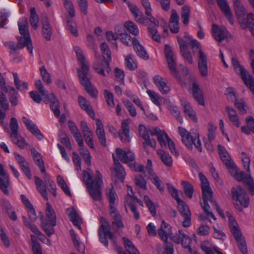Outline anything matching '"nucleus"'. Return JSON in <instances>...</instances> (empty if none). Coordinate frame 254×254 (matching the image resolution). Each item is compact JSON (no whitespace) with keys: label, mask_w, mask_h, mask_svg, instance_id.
Listing matches in <instances>:
<instances>
[{"label":"nucleus","mask_w":254,"mask_h":254,"mask_svg":"<svg viewBox=\"0 0 254 254\" xmlns=\"http://www.w3.org/2000/svg\"><path fill=\"white\" fill-rule=\"evenodd\" d=\"M74 50L78 61L81 64V69H77L80 82L84 90L93 98H96L98 91L91 83L89 79V68L88 63L85 61L82 50L78 47H75Z\"/></svg>","instance_id":"obj_1"},{"label":"nucleus","mask_w":254,"mask_h":254,"mask_svg":"<svg viewBox=\"0 0 254 254\" xmlns=\"http://www.w3.org/2000/svg\"><path fill=\"white\" fill-rule=\"evenodd\" d=\"M84 172V180L85 181L87 188L90 195L94 201L102 200L101 188L103 184L102 176L99 171H96V178L93 179L91 171Z\"/></svg>","instance_id":"obj_2"},{"label":"nucleus","mask_w":254,"mask_h":254,"mask_svg":"<svg viewBox=\"0 0 254 254\" xmlns=\"http://www.w3.org/2000/svg\"><path fill=\"white\" fill-rule=\"evenodd\" d=\"M234 6L239 22L243 29L249 27L254 36V15L250 13L245 17V9L238 0H234Z\"/></svg>","instance_id":"obj_3"},{"label":"nucleus","mask_w":254,"mask_h":254,"mask_svg":"<svg viewBox=\"0 0 254 254\" xmlns=\"http://www.w3.org/2000/svg\"><path fill=\"white\" fill-rule=\"evenodd\" d=\"M188 45L191 47L193 53L198 52V67L199 72L202 76H206L208 74L207 59L206 55L201 50L200 43L195 39H191Z\"/></svg>","instance_id":"obj_4"},{"label":"nucleus","mask_w":254,"mask_h":254,"mask_svg":"<svg viewBox=\"0 0 254 254\" xmlns=\"http://www.w3.org/2000/svg\"><path fill=\"white\" fill-rule=\"evenodd\" d=\"M101 225L98 230V235L100 242L105 247L109 245L108 238L114 243L116 242V236L111 230V225L103 217L100 218Z\"/></svg>","instance_id":"obj_5"},{"label":"nucleus","mask_w":254,"mask_h":254,"mask_svg":"<svg viewBox=\"0 0 254 254\" xmlns=\"http://www.w3.org/2000/svg\"><path fill=\"white\" fill-rule=\"evenodd\" d=\"M178 130L182 141L188 149L191 150L193 144L199 152L202 151V148L198 135L196 133L190 134L185 128L181 127H179Z\"/></svg>","instance_id":"obj_6"},{"label":"nucleus","mask_w":254,"mask_h":254,"mask_svg":"<svg viewBox=\"0 0 254 254\" xmlns=\"http://www.w3.org/2000/svg\"><path fill=\"white\" fill-rule=\"evenodd\" d=\"M229 227L240 252L243 254H249L245 238L243 236L237 222L232 220L231 218H229Z\"/></svg>","instance_id":"obj_7"},{"label":"nucleus","mask_w":254,"mask_h":254,"mask_svg":"<svg viewBox=\"0 0 254 254\" xmlns=\"http://www.w3.org/2000/svg\"><path fill=\"white\" fill-rule=\"evenodd\" d=\"M202 194L203 198V202H200L201 207L206 215L208 217H210L214 220H216V218L212 212L210 211V206L207 201H209L212 204L215 201L213 200L212 198V191L210 186L201 188Z\"/></svg>","instance_id":"obj_8"},{"label":"nucleus","mask_w":254,"mask_h":254,"mask_svg":"<svg viewBox=\"0 0 254 254\" xmlns=\"http://www.w3.org/2000/svg\"><path fill=\"white\" fill-rule=\"evenodd\" d=\"M238 167L236 165V171L234 173L229 172L231 175L238 181H243L247 186L249 192L252 195H254V182L251 176L246 174L244 171L238 173Z\"/></svg>","instance_id":"obj_9"},{"label":"nucleus","mask_w":254,"mask_h":254,"mask_svg":"<svg viewBox=\"0 0 254 254\" xmlns=\"http://www.w3.org/2000/svg\"><path fill=\"white\" fill-rule=\"evenodd\" d=\"M231 62L235 71L238 74H240L245 84L248 86L251 83H252V79L254 80V78L240 64L239 61L234 58H232Z\"/></svg>","instance_id":"obj_10"},{"label":"nucleus","mask_w":254,"mask_h":254,"mask_svg":"<svg viewBox=\"0 0 254 254\" xmlns=\"http://www.w3.org/2000/svg\"><path fill=\"white\" fill-rule=\"evenodd\" d=\"M232 193L233 199L239 201L242 206L244 208L248 207L249 197L242 187L239 186L237 188H232Z\"/></svg>","instance_id":"obj_11"},{"label":"nucleus","mask_w":254,"mask_h":254,"mask_svg":"<svg viewBox=\"0 0 254 254\" xmlns=\"http://www.w3.org/2000/svg\"><path fill=\"white\" fill-rule=\"evenodd\" d=\"M110 216L113 219L111 223L112 229L114 231L113 233H118L125 227L122 221V217L116 208L112 207V210L109 211Z\"/></svg>","instance_id":"obj_12"},{"label":"nucleus","mask_w":254,"mask_h":254,"mask_svg":"<svg viewBox=\"0 0 254 254\" xmlns=\"http://www.w3.org/2000/svg\"><path fill=\"white\" fill-rule=\"evenodd\" d=\"M218 148L222 161L226 165L229 172L234 173L236 171V165L232 161L229 154L222 146L219 145Z\"/></svg>","instance_id":"obj_13"},{"label":"nucleus","mask_w":254,"mask_h":254,"mask_svg":"<svg viewBox=\"0 0 254 254\" xmlns=\"http://www.w3.org/2000/svg\"><path fill=\"white\" fill-rule=\"evenodd\" d=\"M177 203L178 210L184 219L183 221V226L184 227H189L190 225L191 219L190 212L188 206L182 200L178 201Z\"/></svg>","instance_id":"obj_14"},{"label":"nucleus","mask_w":254,"mask_h":254,"mask_svg":"<svg viewBox=\"0 0 254 254\" xmlns=\"http://www.w3.org/2000/svg\"><path fill=\"white\" fill-rule=\"evenodd\" d=\"M165 54L170 70L177 78H179L177 75L178 72L176 67V62L173 57V51L171 47L168 45H166L165 46Z\"/></svg>","instance_id":"obj_15"},{"label":"nucleus","mask_w":254,"mask_h":254,"mask_svg":"<svg viewBox=\"0 0 254 254\" xmlns=\"http://www.w3.org/2000/svg\"><path fill=\"white\" fill-rule=\"evenodd\" d=\"M170 239L174 243L179 244L182 243V245L185 248H188L189 250L191 249L190 246L191 239L190 237L186 235L182 230H179L178 233L175 235L170 237Z\"/></svg>","instance_id":"obj_16"},{"label":"nucleus","mask_w":254,"mask_h":254,"mask_svg":"<svg viewBox=\"0 0 254 254\" xmlns=\"http://www.w3.org/2000/svg\"><path fill=\"white\" fill-rule=\"evenodd\" d=\"M212 32L214 38L220 43L226 39L229 34L225 27H219L215 24H212Z\"/></svg>","instance_id":"obj_17"},{"label":"nucleus","mask_w":254,"mask_h":254,"mask_svg":"<svg viewBox=\"0 0 254 254\" xmlns=\"http://www.w3.org/2000/svg\"><path fill=\"white\" fill-rule=\"evenodd\" d=\"M14 154L15 159L19 165L21 170L25 174L26 177L28 179L30 180L31 179L32 175L28 163L26 161L25 158L19 154L14 152Z\"/></svg>","instance_id":"obj_18"},{"label":"nucleus","mask_w":254,"mask_h":254,"mask_svg":"<svg viewBox=\"0 0 254 254\" xmlns=\"http://www.w3.org/2000/svg\"><path fill=\"white\" fill-rule=\"evenodd\" d=\"M22 121L26 126L27 128L34 135L36 138L41 140L43 138V135L41 133L40 130L38 129L36 125L33 122L26 118L25 117L22 118Z\"/></svg>","instance_id":"obj_19"},{"label":"nucleus","mask_w":254,"mask_h":254,"mask_svg":"<svg viewBox=\"0 0 254 254\" xmlns=\"http://www.w3.org/2000/svg\"><path fill=\"white\" fill-rule=\"evenodd\" d=\"M116 152L117 157L123 163H128L134 160V153L129 150L125 151L120 148H117Z\"/></svg>","instance_id":"obj_20"},{"label":"nucleus","mask_w":254,"mask_h":254,"mask_svg":"<svg viewBox=\"0 0 254 254\" xmlns=\"http://www.w3.org/2000/svg\"><path fill=\"white\" fill-rule=\"evenodd\" d=\"M132 45L136 55L139 57L144 60H147L149 59V55L145 48L140 44L139 41L136 38L132 39Z\"/></svg>","instance_id":"obj_21"},{"label":"nucleus","mask_w":254,"mask_h":254,"mask_svg":"<svg viewBox=\"0 0 254 254\" xmlns=\"http://www.w3.org/2000/svg\"><path fill=\"white\" fill-rule=\"evenodd\" d=\"M158 234L161 239L167 243L168 238L172 235L171 227L164 220L162 221L161 227L158 230Z\"/></svg>","instance_id":"obj_22"},{"label":"nucleus","mask_w":254,"mask_h":254,"mask_svg":"<svg viewBox=\"0 0 254 254\" xmlns=\"http://www.w3.org/2000/svg\"><path fill=\"white\" fill-rule=\"evenodd\" d=\"M139 135L144 139V145H147L151 147H155L156 142L154 139H151L148 135V131L143 125H139Z\"/></svg>","instance_id":"obj_23"},{"label":"nucleus","mask_w":254,"mask_h":254,"mask_svg":"<svg viewBox=\"0 0 254 254\" xmlns=\"http://www.w3.org/2000/svg\"><path fill=\"white\" fill-rule=\"evenodd\" d=\"M17 46L18 49H22L25 46L31 55L33 54V46L30 36H23L17 37Z\"/></svg>","instance_id":"obj_24"},{"label":"nucleus","mask_w":254,"mask_h":254,"mask_svg":"<svg viewBox=\"0 0 254 254\" xmlns=\"http://www.w3.org/2000/svg\"><path fill=\"white\" fill-rule=\"evenodd\" d=\"M217 1L221 11L226 16L229 22L231 25H233L234 23V20L227 0H217Z\"/></svg>","instance_id":"obj_25"},{"label":"nucleus","mask_w":254,"mask_h":254,"mask_svg":"<svg viewBox=\"0 0 254 254\" xmlns=\"http://www.w3.org/2000/svg\"><path fill=\"white\" fill-rule=\"evenodd\" d=\"M96 133L99 140L102 146H106V138L105 136V132L104 129V125L100 120L97 119L96 120Z\"/></svg>","instance_id":"obj_26"},{"label":"nucleus","mask_w":254,"mask_h":254,"mask_svg":"<svg viewBox=\"0 0 254 254\" xmlns=\"http://www.w3.org/2000/svg\"><path fill=\"white\" fill-rule=\"evenodd\" d=\"M153 81L162 94H166L170 92V87L160 75L155 76L153 78Z\"/></svg>","instance_id":"obj_27"},{"label":"nucleus","mask_w":254,"mask_h":254,"mask_svg":"<svg viewBox=\"0 0 254 254\" xmlns=\"http://www.w3.org/2000/svg\"><path fill=\"white\" fill-rule=\"evenodd\" d=\"M42 30L43 37L47 41H50L52 35V29L47 16L42 19Z\"/></svg>","instance_id":"obj_28"},{"label":"nucleus","mask_w":254,"mask_h":254,"mask_svg":"<svg viewBox=\"0 0 254 254\" xmlns=\"http://www.w3.org/2000/svg\"><path fill=\"white\" fill-rule=\"evenodd\" d=\"M128 5L136 21L142 24H146V19L144 17L142 12L139 10L137 6L129 3L128 4Z\"/></svg>","instance_id":"obj_29"},{"label":"nucleus","mask_w":254,"mask_h":254,"mask_svg":"<svg viewBox=\"0 0 254 254\" xmlns=\"http://www.w3.org/2000/svg\"><path fill=\"white\" fill-rule=\"evenodd\" d=\"M179 16L176 11L172 10L171 15L169 20V28L171 32L177 33L179 31Z\"/></svg>","instance_id":"obj_30"},{"label":"nucleus","mask_w":254,"mask_h":254,"mask_svg":"<svg viewBox=\"0 0 254 254\" xmlns=\"http://www.w3.org/2000/svg\"><path fill=\"white\" fill-rule=\"evenodd\" d=\"M225 110L231 124L234 126L239 127L241 125V122L236 111L234 109L228 106L225 107Z\"/></svg>","instance_id":"obj_31"},{"label":"nucleus","mask_w":254,"mask_h":254,"mask_svg":"<svg viewBox=\"0 0 254 254\" xmlns=\"http://www.w3.org/2000/svg\"><path fill=\"white\" fill-rule=\"evenodd\" d=\"M50 103V108L53 111L55 116L56 117H59L60 116V104L59 100L56 98L53 93L49 94L48 97V103Z\"/></svg>","instance_id":"obj_32"},{"label":"nucleus","mask_w":254,"mask_h":254,"mask_svg":"<svg viewBox=\"0 0 254 254\" xmlns=\"http://www.w3.org/2000/svg\"><path fill=\"white\" fill-rule=\"evenodd\" d=\"M66 212L68 213L70 221L72 222L74 226L80 229L82 219L76 210L73 208H68L66 209Z\"/></svg>","instance_id":"obj_33"},{"label":"nucleus","mask_w":254,"mask_h":254,"mask_svg":"<svg viewBox=\"0 0 254 254\" xmlns=\"http://www.w3.org/2000/svg\"><path fill=\"white\" fill-rule=\"evenodd\" d=\"M128 123L123 121L121 124V130L119 132L121 140L123 142H128L130 141L129 128Z\"/></svg>","instance_id":"obj_34"},{"label":"nucleus","mask_w":254,"mask_h":254,"mask_svg":"<svg viewBox=\"0 0 254 254\" xmlns=\"http://www.w3.org/2000/svg\"><path fill=\"white\" fill-rule=\"evenodd\" d=\"M192 91L193 98L199 105H204V99L202 90L199 87L198 84L193 82L192 85Z\"/></svg>","instance_id":"obj_35"},{"label":"nucleus","mask_w":254,"mask_h":254,"mask_svg":"<svg viewBox=\"0 0 254 254\" xmlns=\"http://www.w3.org/2000/svg\"><path fill=\"white\" fill-rule=\"evenodd\" d=\"M31 151L35 163L38 166L41 173L45 174L46 169L44 166V162L41 155L34 148L31 149Z\"/></svg>","instance_id":"obj_36"},{"label":"nucleus","mask_w":254,"mask_h":254,"mask_svg":"<svg viewBox=\"0 0 254 254\" xmlns=\"http://www.w3.org/2000/svg\"><path fill=\"white\" fill-rule=\"evenodd\" d=\"M78 102L81 108L86 111L91 118L94 119L95 115L89 102L81 96L78 97Z\"/></svg>","instance_id":"obj_37"},{"label":"nucleus","mask_w":254,"mask_h":254,"mask_svg":"<svg viewBox=\"0 0 254 254\" xmlns=\"http://www.w3.org/2000/svg\"><path fill=\"white\" fill-rule=\"evenodd\" d=\"M68 126L69 129L73 134L79 146H82L83 144V139L81 134L75 124L71 121L68 122Z\"/></svg>","instance_id":"obj_38"},{"label":"nucleus","mask_w":254,"mask_h":254,"mask_svg":"<svg viewBox=\"0 0 254 254\" xmlns=\"http://www.w3.org/2000/svg\"><path fill=\"white\" fill-rule=\"evenodd\" d=\"M130 194L129 193L128 196H126L125 197V206L126 210L127 212V207H128L133 213L134 218L137 220L139 218V213L135 205L134 200L130 198Z\"/></svg>","instance_id":"obj_39"},{"label":"nucleus","mask_w":254,"mask_h":254,"mask_svg":"<svg viewBox=\"0 0 254 254\" xmlns=\"http://www.w3.org/2000/svg\"><path fill=\"white\" fill-rule=\"evenodd\" d=\"M141 2L142 6L145 9V14L148 19L151 23H153L155 25L159 24L158 20H157L152 15V9L151 4L148 0H141Z\"/></svg>","instance_id":"obj_40"},{"label":"nucleus","mask_w":254,"mask_h":254,"mask_svg":"<svg viewBox=\"0 0 254 254\" xmlns=\"http://www.w3.org/2000/svg\"><path fill=\"white\" fill-rule=\"evenodd\" d=\"M34 180L38 191L45 200H48L47 191L46 186L43 183V181L38 177H35Z\"/></svg>","instance_id":"obj_41"},{"label":"nucleus","mask_w":254,"mask_h":254,"mask_svg":"<svg viewBox=\"0 0 254 254\" xmlns=\"http://www.w3.org/2000/svg\"><path fill=\"white\" fill-rule=\"evenodd\" d=\"M146 92L151 101L156 106L159 107L165 102V99L155 91L148 89Z\"/></svg>","instance_id":"obj_42"},{"label":"nucleus","mask_w":254,"mask_h":254,"mask_svg":"<svg viewBox=\"0 0 254 254\" xmlns=\"http://www.w3.org/2000/svg\"><path fill=\"white\" fill-rule=\"evenodd\" d=\"M12 74L14 77V84L16 89L21 92H26L28 89V83L20 80L16 72H13Z\"/></svg>","instance_id":"obj_43"},{"label":"nucleus","mask_w":254,"mask_h":254,"mask_svg":"<svg viewBox=\"0 0 254 254\" xmlns=\"http://www.w3.org/2000/svg\"><path fill=\"white\" fill-rule=\"evenodd\" d=\"M157 153L160 159L165 166L168 167L172 166L173 159L168 152L162 150H160L157 151Z\"/></svg>","instance_id":"obj_44"},{"label":"nucleus","mask_w":254,"mask_h":254,"mask_svg":"<svg viewBox=\"0 0 254 254\" xmlns=\"http://www.w3.org/2000/svg\"><path fill=\"white\" fill-rule=\"evenodd\" d=\"M20 34L22 36H30L27 19L25 17H21L18 22Z\"/></svg>","instance_id":"obj_45"},{"label":"nucleus","mask_w":254,"mask_h":254,"mask_svg":"<svg viewBox=\"0 0 254 254\" xmlns=\"http://www.w3.org/2000/svg\"><path fill=\"white\" fill-rule=\"evenodd\" d=\"M182 106L185 114L188 116L189 118L193 121L195 122H197V118L190 104L188 102H184V103L182 104Z\"/></svg>","instance_id":"obj_46"},{"label":"nucleus","mask_w":254,"mask_h":254,"mask_svg":"<svg viewBox=\"0 0 254 254\" xmlns=\"http://www.w3.org/2000/svg\"><path fill=\"white\" fill-rule=\"evenodd\" d=\"M126 66L130 70H134L137 67V63L135 57L132 54H129L125 58Z\"/></svg>","instance_id":"obj_47"},{"label":"nucleus","mask_w":254,"mask_h":254,"mask_svg":"<svg viewBox=\"0 0 254 254\" xmlns=\"http://www.w3.org/2000/svg\"><path fill=\"white\" fill-rule=\"evenodd\" d=\"M46 214L49 222H51L53 226H56L57 224V219L55 212L52 205L49 202L46 203Z\"/></svg>","instance_id":"obj_48"},{"label":"nucleus","mask_w":254,"mask_h":254,"mask_svg":"<svg viewBox=\"0 0 254 254\" xmlns=\"http://www.w3.org/2000/svg\"><path fill=\"white\" fill-rule=\"evenodd\" d=\"M122 239L124 246L129 254H139L133 244L127 238L123 237Z\"/></svg>","instance_id":"obj_49"},{"label":"nucleus","mask_w":254,"mask_h":254,"mask_svg":"<svg viewBox=\"0 0 254 254\" xmlns=\"http://www.w3.org/2000/svg\"><path fill=\"white\" fill-rule=\"evenodd\" d=\"M30 23L32 27L34 29L36 30L38 27L39 23V16L36 12L35 7H32L30 10Z\"/></svg>","instance_id":"obj_50"},{"label":"nucleus","mask_w":254,"mask_h":254,"mask_svg":"<svg viewBox=\"0 0 254 254\" xmlns=\"http://www.w3.org/2000/svg\"><path fill=\"white\" fill-rule=\"evenodd\" d=\"M115 167L114 171L116 176L120 179L123 180L125 177L126 172L122 165L119 163L118 160L114 159Z\"/></svg>","instance_id":"obj_51"},{"label":"nucleus","mask_w":254,"mask_h":254,"mask_svg":"<svg viewBox=\"0 0 254 254\" xmlns=\"http://www.w3.org/2000/svg\"><path fill=\"white\" fill-rule=\"evenodd\" d=\"M149 178L151 180L152 183H153L157 188V189L160 191L163 192L164 191V187L161 186V181L158 178V177L150 169L149 171Z\"/></svg>","instance_id":"obj_52"},{"label":"nucleus","mask_w":254,"mask_h":254,"mask_svg":"<svg viewBox=\"0 0 254 254\" xmlns=\"http://www.w3.org/2000/svg\"><path fill=\"white\" fill-rule=\"evenodd\" d=\"M106 194L110 202V210H112V207L116 208L115 206V200L118 198L117 194L113 186H111L109 189V191L107 192Z\"/></svg>","instance_id":"obj_53"},{"label":"nucleus","mask_w":254,"mask_h":254,"mask_svg":"<svg viewBox=\"0 0 254 254\" xmlns=\"http://www.w3.org/2000/svg\"><path fill=\"white\" fill-rule=\"evenodd\" d=\"M235 106L238 110L240 114L244 115L247 113L248 106L243 99H235Z\"/></svg>","instance_id":"obj_54"},{"label":"nucleus","mask_w":254,"mask_h":254,"mask_svg":"<svg viewBox=\"0 0 254 254\" xmlns=\"http://www.w3.org/2000/svg\"><path fill=\"white\" fill-rule=\"evenodd\" d=\"M79 146L80 154L81 155L85 163L89 166L91 165V157L89 150L84 147V142L82 146Z\"/></svg>","instance_id":"obj_55"},{"label":"nucleus","mask_w":254,"mask_h":254,"mask_svg":"<svg viewBox=\"0 0 254 254\" xmlns=\"http://www.w3.org/2000/svg\"><path fill=\"white\" fill-rule=\"evenodd\" d=\"M117 35L120 36V38L122 41L125 45L126 46H130L129 43L130 42L132 43L131 37L129 34L126 33L124 30H118L116 31Z\"/></svg>","instance_id":"obj_56"},{"label":"nucleus","mask_w":254,"mask_h":254,"mask_svg":"<svg viewBox=\"0 0 254 254\" xmlns=\"http://www.w3.org/2000/svg\"><path fill=\"white\" fill-rule=\"evenodd\" d=\"M44 179L45 183L49 186V191L54 196H56L57 195L56 186L54 182L50 179L49 176L46 173L44 175Z\"/></svg>","instance_id":"obj_57"},{"label":"nucleus","mask_w":254,"mask_h":254,"mask_svg":"<svg viewBox=\"0 0 254 254\" xmlns=\"http://www.w3.org/2000/svg\"><path fill=\"white\" fill-rule=\"evenodd\" d=\"M10 137L12 138L13 142L21 149L24 148L27 145L24 138L19 135L18 133L14 135V136H11Z\"/></svg>","instance_id":"obj_58"},{"label":"nucleus","mask_w":254,"mask_h":254,"mask_svg":"<svg viewBox=\"0 0 254 254\" xmlns=\"http://www.w3.org/2000/svg\"><path fill=\"white\" fill-rule=\"evenodd\" d=\"M41 226L44 232L47 234L48 236H50L54 233V229L51 224V222H45L42 218H41Z\"/></svg>","instance_id":"obj_59"},{"label":"nucleus","mask_w":254,"mask_h":254,"mask_svg":"<svg viewBox=\"0 0 254 254\" xmlns=\"http://www.w3.org/2000/svg\"><path fill=\"white\" fill-rule=\"evenodd\" d=\"M182 185L183 186L185 194L190 198H191L193 193V187L192 185L187 181H182Z\"/></svg>","instance_id":"obj_60"},{"label":"nucleus","mask_w":254,"mask_h":254,"mask_svg":"<svg viewBox=\"0 0 254 254\" xmlns=\"http://www.w3.org/2000/svg\"><path fill=\"white\" fill-rule=\"evenodd\" d=\"M126 28L132 35L136 36L139 34V29L137 25L132 21H127L124 25Z\"/></svg>","instance_id":"obj_61"},{"label":"nucleus","mask_w":254,"mask_h":254,"mask_svg":"<svg viewBox=\"0 0 254 254\" xmlns=\"http://www.w3.org/2000/svg\"><path fill=\"white\" fill-rule=\"evenodd\" d=\"M158 25V24L155 25L153 23H151V24L148 25V29L153 39L157 42H160V37L159 35L157 34V31L156 30V26Z\"/></svg>","instance_id":"obj_62"},{"label":"nucleus","mask_w":254,"mask_h":254,"mask_svg":"<svg viewBox=\"0 0 254 254\" xmlns=\"http://www.w3.org/2000/svg\"><path fill=\"white\" fill-rule=\"evenodd\" d=\"M64 5L71 18L75 16L74 7L71 0H63Z\"/></svg>","instance_id":"obj_63"},{"label":"nucleus","mask_w":254,"mask_h":254,"mask_svg":"<svg viewBox=\"0 0 254 254\" xmlns=\"http://www.w3.org/2000/svg\"><path fill=\"white\" fill-rule=\"evenodd\" d=\"M102 53L103 58L106 65V71L109 73L111 71V68L110 67V63L112 60L111 51L110 50H109L108 52L107 51L106 52L102 51Z\"/></svg>","instance_id":"obj_64"}]
</instances>
